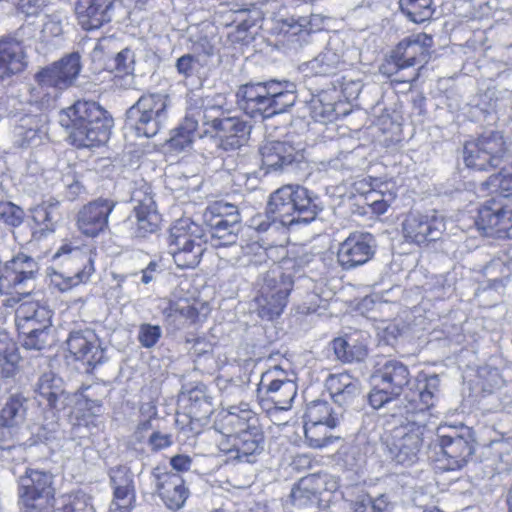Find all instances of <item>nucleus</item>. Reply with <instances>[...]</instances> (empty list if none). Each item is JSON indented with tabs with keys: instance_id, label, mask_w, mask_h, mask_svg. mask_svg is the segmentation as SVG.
I'll list each match as a JSON object with an SVG mask.
<instances>
[{
	"instance_id": "nucleus-1",
	"label": "nucleus",
	"mask_w": 512,
	"mask_h": 512,
	"mask_svg": "<svg viewBox=\"0 0 512 512\" xmlns=\"http://www.w3.org/2000/svg\"><path fill=\"white\" fill-rule=\"evenodd\" d=\"M439 386L438 375L419 374L409 387L397 414L404 421L391 431L385 442L391 460L402 465L416 461L430 418L429 410L438 398Z\"/></svg>"
},
{
	"instance_id": "nucleus-2",
	"label": "nucleus",
	"mask_w": 512,
	"mask_h": 512,
	"mask_svg": "<svg viewBox=\"0 0 512 512\" xmlns=\"http://www.w3.org/2000/svg\"><path fill=\"white\" fill-rule=\"evenodd\" d=\"M318 207L309 191L299 185H285L271 194L265 214H257L250 227L257 232H284L296 223L308 224L318 214Z\"/></svg>"
},
{
	"instance_id": "nucleus-3",
	"label": "nucleus",
	"mask_w": 512,
	"mask_h": 512,
	"mask_svg": "<svg viewBox=\"0 0 512 512\" xmlns=\"http://www.w3.org/2000/svg\"><path fill=\"white\" fill-rule=\"evenodd\" d=\"M59 123L78 148H91L108 141L112 118L94 101H77L59 115Z\"/></svg>"
},
{
	"instance_id": "nucleus-4",
	"label": "nucleus",
	"mask_w": 512,
	"mask_h": 512,
	"mask_svg": "<svg viewBox=\"0 0 512 512\" xmlns=\"http://www.w3.org/2000/svg\"><path fill=\"white\" fill-rule=\"evenodd\" d=\"M81 69L80 56L72 53L36 75L37 84L30 89L29 103L40 110L54 106L61 90L68 88Z\"/></svg>"
},
{
	"instance_id": "nucleus-5",
	"label": "nucleus",
	"mask_w": 512,
	"mask_h": 512,
	"mask_svg": "<svg viewBox=\"0 0 512 512\" xmlns=\"http://www.w3.org/2000/svg\"><path fill=\"white\" fill-rule=\"evenodd\" d=\"M170 99L164 93L143 94L126 113L127 125L140 137L155 136L168 118Z\"/></svg>"
},
{
	"instance_id": "nucleus-6",
	"label": "nucleus",
	"mask_w": 512,
	"mask_h": 512,
	"mask_svg": "<svg viewBox=\"0 0 512 512\" xmlns=\"http://www.w3.org/2000/svg\"><path fill=\"white\" fill-rule=\"evenodd\" d=\"M169 253L175 264L182 269L193 268L204 252L202 230L189 218H181L170 228Z\"/></svg>"
},
{
	"instance_id": "nucleus-7",
	"label": "nucleus",
	"mask_w": 512,
	"mask_h": 512,
	"mask_svg": "<svg viewBox=\"0 0 512 512\" xmlns=\"http://www.w3.org/2000/svg\"><path fill=\"white\" fill-rule=\"evenodd\" d=\"M203 219L210 228V245L216 249H233L238 240L240 230V214L237 206L216 201L207 206Z\"/></svg>"
},
{
	"instance_id": "nucleus-8",
	"label": "nucleus",
	"mask_w": 512,
	"mask_h": 512,
	"mask_svg": "<svg viewBox=\"0 0 512 512\" xmlns=\"http://www.w3.org/2000/svg\"><path fill=\"white\" fill-rule=\"evenodd\" d=\"M293 285L292 276L284 273L280 266L270 269L263 277L259 295L255 298L259 317L269 321L279 317L288 303Z\"/></svg>"
},
{
	"instance_id": "nucleus-9",
	"label": "nucleus",
	"mask_w": 512,
	"mask_h": 512,
	"mask_svg": "<svg viewBox=\"0 0 512 512\" xmlns=\"http://www.w3.org/2000/svg\"><path fill=\"white\" fill-rule=\"evenodd\" d=\"M436 435L443 453L445 470H459L472 458L475 440L472 430L460 423L458 425H440Z\"/></svg>"
},
{
	"instance_id": "nucleus-10",
	"label": "nucleus",
	"mask_w": 512,
	"mask_h": 512,
	"mask_svg": "<svg viewBox=\"0 0 512 512\" xmlns=\"http://www.w3.org/2000/svg\"><path fill=\"white\" fill-rule=\"evenodd\" d=\"M507 152L506 142L501 132H484L476 140L464 146V162L476 170H488L500 165Z\"/></svg>"
},
{
	"instance_id": "nucleus-11",
	"label": "nucleus",
	"mask_w": 512,
	"mask_h": 512,
	"mask_svg": "<svg viewBox=\"0 0 512 512\" xmlns=\"http://www.w3.org/2000/svg\"><path fill=\"white\" fill-rule=\"evenodd\" d=\"M38 272L37 262L30 256L19 253L0 266V294L23 295Z\"/></svg>"
},
{
	"instance_id": "nucleus-12",
	"label": "nucleus",
	"mask_w": 512,
	"mask_h": 512,
	"mask_svg": "<svg viewBox=\"0 0 512 512\" xmlns=\"http://www.w3.org/2000/svg\"><path fill=\"white\" fill-rule=\"evenodd\" d=\"M476 225L487 236L512 239V202L486 201L479 209Z\"/></svg>"
},
{
	"instance_id": "nucleus-13",
	"label": "nucleus",
	"mask_w": 512,
	"mask_h": 512,
	"mask_svg": "<svg viewBox=\"0 0 512 512\" xmlns=\"http://www.w3.org/2000/svg\"><path fill=\"white\" fill-rule=\"evenodd\" d=\"M150 188L147 187V190ZM132 200L136 203L133 212L125 220V227L135 237H145L157 230L160 215L157 212L156 204L148 191H134Z\"/></svg>"
},
{
	"instance_id": "nucleus-14",
	"label": "nucleus",
	"mask_w": 512,
	"mask_h": 512,
	"mask_svg": "<svg viewBox=\"0 0 512 512\" xmlns=\"http://www.w3.org/2000/svg\"><path fill=\"white\" fill-rule=\"evenodd\" d=\"M265 437L261 427L232 434L219 444L220 450L231 460L254 463L264 451Z\"/></svg>"
},
{
	"instance_id": "nucleus-15",
	"label": "nucleus",
	"mask_w": 512,
	"mask_h": 512,
	"mask_svg": "<svg viewBox=\"0 0 512 512\" xmlns=\"http://www.w3.org/2000/svg\"><path fill=\"white\" fill-rule=\"evenodd\" d=\"M445 228L443 217L436 212L430 214L412 212L402 223L404 239L417 245L438 240Z\"/></svg>"
},
{
	"instance_id": "nucleus-16",
	"label": "nucleus",
	"mask_w": 512,
	"mask_h": 512,
	"mask_svg": "<svg viewBox=\"0 0 512 512\" xmlns=\"http://www.w3.org/2000/svg\"><path fill=\"white\" fill-rule=\"evenodd\" d=\"M262 389L267 400L279 410H288L297 394V385L281 366H274L266 371L261 378Z\"/></svg>"
},
{
	"instance_id": "nucleus-17",
	"label": "nucleus",
	"mask_w": 512,
	"mask_h": 512,
	"mask_svg": "<svg viewBox=\"0 0 512 512\" xmlns=\"http://www.w3.org/2000/svg\"><path fill=\"white\" fill-rule=\"evenodd\" d=\"M18 297L11 296L3 301V305L13 307L20 302L15 311V321L18 330L33 327H50L52 311L45 303L32 298L28 292Z\"/></svg>"
},
{
	"instance_id": "nucleus-18",
	"label": "nucleus",
	"mask_w": 512,
	"mask_h": 512,
	"mask_svg": "<svg viewBox=\"0 0 512 512\" xmlns=\"http://www.w3.org/2000/svg\"><path fill=\"white\" fill-rule=\"evenodd\" d=\"M217 112L213 105H190L187 109L183 122L173 130L168 141L170 149L181 152L190 148L196 135L197 127L201 122L208 126L212 113Z\"/></svg>"
},
{
	"instance_id": "nucleus-19",
	"label": "nucleus",
	"mask_w": 512,
	"mask_h": 512,
	"mask_svg": "<svg viewBox=\"0 0 512 512\" xmlns=\"http://www.w3.org/2000/svg\"><path fill=\"white\" fill-rule=\"evenodd\" d=\"M375 239L367 232H353L342 243L337 251V261L346 270L367 263L375 253Z\"/></svg>"
},
{
	"instance_id": "nucleus-20",
	"label": "nucleus",
	"mask_w": 512,
	"mask_h": 512,
	"mask_svg": "<svg viewBox=\"0 0 512 512\" xmlns=\"http://www.w3.org/2000/svg\"><path fill=\"white\" fill-rule=\"evenodd\" d=\"M116 201L98 198L84 205L77 214V227L87 237H96L108 227V219Z\"/></svg>"
},
{
	"instance_id": "nucleus-21",
	"label": "nucleus",
	"mask_w": 512,
	"mask_h": 512,
	"mask_svg": "<svg viewBox=\"0 0 512 512\" xmlns=\"http://www.w3.org/2000/svg\"><path fill=\"white\" fill-rule=\"evenodd\" d=\"M432 43V37L425 33H417L404 38L391 55L397 70L426 63Z\"/></svg>"
},
{
	"instance_id": "nucleus-22",
	"label": "nucleus",
	"mask_w": 512,
	"mask_h": 512,
	"mask_svg": "<svg viewBox=\"0 0 512 512\" xmlns=\"http://www.w3.org/2000/svg\"><path fill=\"white\" fill-rule=\"evenodd\" d=\"M152 476L156 492L165 506L174 511L181 509L189 496L183 478L159 466L153 469Z\"/></svg>"
},
{
	"instance_id": "nucleus-23",
	"label": "nucleus",
	"mask_w": 512,
	"mask_h": 512,
	"mask_svg": "<svg viewBox=\"0 0 512 512\" xmlns=\"http://www.w3.org/2000/svg\"><path fill=\"white\" fill-rule=\"evenodd\" d=\"M67 349L74 360L86 366V371L95 368L104 361L105 354L94 332L73 331L67 341Z\"/></svg>"
},
{
	"instance_id": "nucleus-24",
	"label": "nucleus",
	"mask_w": 512,
	"mask_h": 512,
	"mask_svg": "<svg viewBox=\"0 0 512 512\" xmlns=\"http://www.w3.org/2000/svg\"><path fill=\"white\" fill-rule=\"evenodd\" d=\"M259 418L248 403L229 406L215 423V428L225 437L259 428Z\"/></svg>"
},
{
	"instance_id": "nucleus-25",
	"label": "nucleus",
	"mask_w": 512,
	"mask_h": 512,
	"mask_svg": "<svg viewBox=\"0 0 512 512\" xmlns=\"http://www.w3.org/2000/svg\"><path fill=\"white\" fill-rule=\"evenodd\" d=\"M66 254L69 255L72 260L80 262L83 267L78 269L73 275L66 276L62 273L56 272L51 276L52 284L62 292L67 291L80 283L87 282L94 272L91 257L78 247H72L68 244L62 245L55 253L54 257L58 258Z\"/></svg>"
},
{
	"instance_id": "nucleus-26",
	"label": "nucleus",
	"mask_w": 512,
	"mask_h": 512,
	"mask_svg": "<svg viewBox=\"0 0 512 512\" xmlns=\"http://www.w3.org/2000/svg\"><path fill=\"white\" fill-rule=\"evenodd\" d=\"M214 107L217 112L212 113L209 126L219 138L220 146L225 150L239 148L250 133V126L237 116L220 118V109Z\"/></svg>"
},
{
	"instance_id": "nucleus-27",
	"label": "nucleus",
	"mask_w": 512,
	"mask_h": 512,
	"mask_svg": "<svg viewBox=\"0 0 512 512\" xmlns=\"http://www.w3.org/2000/svg\"><path fill=\"white\" fill-rule=\"evenodd\" d=\"M236 97L239 108L248 116L260 119L268 118V82L241 85L238 88Z\"/></svg>"
},
{
	"instance_id": "nucleus-28",
	"label": "nucleus",
	"mask_w": 512,
	"mask_h": 512,
	"mask_svg": "<svg viewBox=\"0 0 512 512\" xmlns=\"http://www.w3.org/2000/svg\"><path fill=\"white\" fill-rule=\"evenodd\" d=\"M48 134V117L44 113L25 115L13 132L14 144L20 148L40 145Z\"/></svg>"
},
{
	"instance_id": "nucleus-29",
	"label": "nucleus",
	"mask_w": 512,
	"mask_h": 512,
	"mask_svg": "<svg viewBox=\"0 0 512 512\" xmlns=\"http://www.w3.org/2000/svg\"><path fill=\"white\" fill-rule=\"evenodd\" d=\"M114 0H77L75 13L85 30H94L112 19Z\"/></svg>"
},
{
	"instance_id": "nucleus-30",
	"label": "nucleus",
	"mask_w": 512,
	"mask_h": 512,
	"mask_svg": "<svg viewBox=\"0 0 512 512\" xmlns=\"http://www.w3.org/2000/svg\"><path fill=\"white\" fill-rule=\"evenodd\" d=\"M410 382L408 367L397 360H386L371 375V383L386 388L399 396L403 388Z\"/></svg>"
},
{
	"instance_id": "nucleus-31",
	"label": "nucleus",
	"mask_w": 512,
	"mask_h": 512,
	"mask_svg": "<svg viewBox=\"0 0 512 512\" xmlns=\"http://www.w3.org/2000/svg\"><path fill=\"white\" fill-rule=\"evenodd\" d=\"M262 165L270 170H282L302 157L299 150L285 141L268 140L260 147Z\"/></svg>"
},
{
	"instance_id": "nucleus-32",
	"label": "nucleus",
	"mask_w": 512,
	"mask_h": 512,
	"mask_svg": "<svg viewBox=\"0 0 512 512\" xmlns=\"http://www.w3.org/2000/svg\"><path fill=\"white\" fill-rule=\"evenodd\" d=\"M55 495L51 473L27 468L18 480V497Z\"/></svg>"
},
{
	"instance_id": "nucleus-33",
	"label": "nucleus",
	"mask_w": 512,
	"mask_h": 512,
	"mask_svg": "<svg viewBox=\"0 0 512 512\" xmlns=\"http://www.w3.org/2000/svg\"><path fill=\"white\" fill-rule=\"evenodd\" d=\"M332 346L337 359L344 363L359 362L367 356V346L359 332L334 339Z\"/></svg>"
},
{
	"instance_id": "nucleus-34",
	"label": "nucleus",
	"mask_w": 512,
	"mask_h": 512,
	"mask_svg": "<svg viewBox=\"0 0 512 512\" xmlns=\"http://www.w3.org/2000/svg\"><path fill=\"white\" fill-rule=\"evenodd\" d=\"M23 47L16 42L0 40V79L22 72L27 63Z\"/></svg>"
},
{
	"instance_id": "nucleus-35",
	"label": "nucleus",
	"mask_w": 512,
	"mask_h": 512,
	"mask_svg": "<svg viewBox=\"0 0 512 512\" xmlns=\"http://www.w3.org/2000/svg\"><path fill=\"white\" fill-rule=\"evenodd\" d=\"M326 387L333 400L339 405H343L359 394L360 382L350 374L343 372L329 375Z\"/></svg>"
},
{
	"instance_id": "nucleus-36",
	"label": "nucleus",
	"mask_w": 512,
	"mask_h": 512,
	"mask_svg": "<svg viewBox=\"0 0 512 512\" xmlns=\"http://www.w3.org/2000/svg\"><path fill=\"white\" fill-rule=\"evenodd\" d=\"M343 52L337 40H330L325 49L309 62L316 75H331L343 65Z\"/></svg>"
},
{
	"instance_id": "nucleus-37",
	"label": "nucleus",
	"mask_w": 512,
	"mask_h": 512,
	"mask_svg": "<svg viewBox=\"0 0 512 512\" xmlns=\"http://www.w3.org/2000/svg\"><path fill=\"white\" fill-rule=\"evenodd\" d=\"M269 100H268V118L285 112L294 105L296 95L294 85L290 82H268Z\"/></svg>"
},
{
	"instance_id": "nucleus-38",
	"label": "nucleus",
	"mask_w": 512,
	"mask_h": 512,
	"mask_svg": "<svg viewBox=\"0 0 512 512\" xmlns=\"http://www.w3.org/2000/svg\"><path fill=\"white\" fill-rule=\"evenodd\" d=\"M35 391L39 397L47 401L48 406L51 408L60 409V405H64L67 399L62 379L51 371L41 375L36 384Z\"/></svg>"
},
{
	"instance_id": "nucleus-39",
	"label": "nucleus",
	"mask_w": 512,
	"mask_h": 512,
	"mask_svg": "<svg viewBox=\"0 0 512 512\" xmlns=\"http://www.w3.org/2000/svg\"><path fill=\"white\" fill-rule=\"evenodd\" d=\"M32 219L43 230L53 232L61 220L60 202L50 197L31 209Z\"/></svg>"
},
{
	"instance_id": "nucleus-40",
	"label": "nucleus",
	"mask_w": 512,
	"mask_h": 512,
	"mask_svg": "<svg viewBox=\"0 0 512 512\" xmlns=\"http://www.w3.org/2000/svg\"><path fill=\"white\" fill-rule=\"evenodd\" d=\"M20 355L18 347L8 332L0 331V375L9 378L15 375Z\"/></svg>"
},
{
	"instance_id": "nucleus-41",
	"label": "nucleus",
	"mask_w": 512,
	"mask_h": 512,
	"mask_svg": "<svg viewBox=\"0 0 512 512\" xmlns=\"http://www.w3.org/2000/svg\"><path fill=\"white\" fill-rule=\"evenodd\" d=\"M27 399L19 393L12 394L6 401L1 410L0 422L3 427H0V434L4 433L5 428L15 427L22 424L26 417V404Z\"/></svg>"
},
{
	"instance_id": "nucleus-42",
	"label": "nucleus",
	"mask_w": 512,
	"mask_h": 512,
	"mask_svg": "<svg viewBox=\"0 0 512 512\" xmlns=\"http://www.w3.org/2000/svg\"><path fill=\"white\" fill-rule=\"evenodd\" d=\"M163 315L166 323L176 330L194 323L198 318L196 308L186 301L169 303L163 309Z\"/></svg>"
},
{
	"instance_id": "nucleus-43",
	"label": "nucleus",
	"mask_w": 512,
	"mask_h": 512,
	"mask_svg": "<svg viewBox=\"0 0 512 512\" xmlns=\"http://www.w3.org/2000/svg\"><path fill=\"white\" fill-rule=\"evenodd\" d=\"M337 426L327 422H304V435L307 445L314 449L327 447L333 441L339 439V436L333 435V430Z\"/></svg>"
},
{
	"instance_id": "nucleus-44",
	"label": "nucleus",
	"mask_w": 512,
	"mask_h": 512,
	"mask_svg": "<svg viewBox=\"0 0 512 512\" xmlns=\"http://www.w3.org/2000/svg\"><path fill=\"white\" fill-rule=\"evenodd\" d=\"M42 21L40 40L48 43L63 36L65 26L68 24V16L65 11L56 10L45 13Z\"/></svg>"
},
{
	"instance_id": "nucleus-45",
	"label": "nucleus",
	"mask_w": 512,
	"mask_h": 512,
	"mask_svg": "<svg viewBox=\"0 0 512 512\" xmlns=\"http://www.w3.org/2000/svg\"><path fill=\"white\" fill-rule=\"evenodd\" d=\"M401 12L412 22L422 23L434 13L433 0H399Z\"/></svg>"
},
{
	"instance_id": "nucleus-46",
	"label": "nucleus",
	"mask_w": 512,
	"mask_h": 512,
	"mask_svg": "<svg viewBox=\"0 0 512 512\" xmlns=\"http://www.w3.org/2000/svg\"><path fill=\"white\" fill-rule=\"evenodd\" d=\"M304 417V422L309 423L327 422L332 425H339L340 423L338 413L333 410L328 402L322 400H316L309 403Z\"/></svg>"
},
{
	"instance_id": "nucleus-47",
	"label": "nucleus",
	"mask_w": 512,
	"mask_h": 512,
	"mask_svg": "<svg viewBox=\"0 0 512 512\" xmlns=\"http://www.w3.org/2000/svg\"><path fill=\"white\" fill-rule=\"evenodd\" d=\"M272 247L269 248V250ZM268 253V248L262 247L257 241L247 243L246 245L238 244L233 246L231 251H219L218 256L230 264H237L243 258L250 257L251 255L262 258V255Z\"/></svg>"
},
{
	"instance_id": "nucleus-48",
	"label": "nucleus",
	"mask_w": 512,
	"mask_h": 512,
	"mask_svg": "<svg viewBox=\"0 0 512 512\" xmlns=\"http://www.w3.org/2000/svg\"><path fill=\"white\" fill-rule=\"evenodd\" d=\"M54 512H95V509L90 498L86 494L78 492L61 496Z\"/></svg>"
},
{
	"instance_id": "nucleus-49",
	"label": "nucleus",
	"mask_w": 512,
	"mask_h": 512,
	"mask_svg": "<svg viewBox=\"0 0 512 512\" xmlns=\"http://www.w3.org/2000/svg\"><path fill=\"white\" fill-rule=\"evenodd\" d=\"M21 512H54L58 506L55 495L19 497Z\"/></svg>"
},
{
	"instance_id": "nucleus-50",
	"label": "nucleus",
	"mask_w": 512,
	"mask_h": 512,
	"mask_svg": "<svg viewBox=\"0 0 512 512\" xmlns=\"http://www.w3.org/2000/svg\"><path fill=\"white\" fill-rule=\"evenodd\" d=\"M338 486V481L334 476L328 473H317L303 477L300 488L304 491L314 489L322 494L324 491L334 492Z\"/></svg>"
},
{
	"instance_id": "nucleus-51",
	"label": "nucleus",
	"mask_w": 512,
	"mask_h": 512,
	"mask_svg": "<svg viewBox=\"0 0 512 512\" xmlns=\"http://www.w3.org/2000/svg\"><path fill=\"white\" fill-rule=\"evenodd\" d=\"M49 327H33L30 329H20V334L24 335L23 346L29 350H41L47 344Z\"/></svg>"
},
{
	"instance_id": "nucleus-52",
	"label": "nucleus",
	"mask_w": 512,
	"mask_h": 512,
	"mask_svg": "<svg viewBox=\"0 0 512 512\" xmlns=\"http://www.w3.org/2000/svg\"><path fill=\"white\" fill-rule=\"evenodd\" d=\"M111 512H128L135 500V488H113Z\"/></svg>"
},
{
	"instance_id": "nucleus-53",
	"label": "nucleus",
	"mask_w": 512,
	"mask_h": 512,
	"mask_svg": "<svg viewBox=\"0 0 512 512\" xmlns=\"http://www.w3.org/2000/svg\"><path fill=\"white\" fill-rule=\"evenodd\" d=\"M301 484L302 478L291 491V499L293 504L297 507H306L318 504L319 496L321 495L320 491H314V489L304 491L300 488Z\"/></svg>"
},
{
	"instance_id": "nucleus-54",
	"label": "nucleus",
	"mask_w": 512,
	"mask_h": 512,
	"mask_svg": "<svg viewBox=\"0 0 512 512\" xmlns=\"http://www.w3.org/2000/svg\"><path fill=\"white\" fill-rule=\"evenodd\" d=\"M354 512H391V509L387 497L380 495L374 500L367 497L357 501Z\"/></svg>"
},
{
	"instance_id": "nucleus-55",
	"label": "nucleus",
	"mask_w": 512,
	"mask_h": 512,
	"mask_svg": "<svg viewBox=\"0 0 512 512\" xmlns=\"http://www.w3.org/2000/svg\"><path fill=\"white\" fill-rule=\"evenodd\" d=\"M162 336V330L158 325L143 323L139 326L138 341L144 348L154 347Z\"/></svg>"
},
{
	"instance_id": "nucleus-56",
	"label": "nucleus",
	"mask_w": 512,
	"mask_h": 512,
	"mask_svg": "<svg viewBox=\"0 0 512 512\" xmlns=\"http://www.w3.org/2000/svg\"><path fill=\"white\" fill-rule=\"evenodd\" d=\"M112 488H134L133 473L127 466L119 465L109 471Z\"/></svg>"
},
{
	"instance_id": "nucleus-57",
	"label": "nucleus",
	"mask_w": 512,
	"mask_h": 512,
	"mask_svg": "<svg viewBox=\"0 0 512 512\" xmlns=\"http://www.w3.org/2000/svg\"><path fill=\"white\" fill-rule=\"evenodd\" d=\"M1 222L17 227L23 222V210L11 202H0Z\"/></svg>"
},
{
	"instance_id": "nucleus-58",
	"label": "nucleus",
	"mask_w": 512,
	"mask_h": 512,
	"mask_svg": "<svg viewBox=\"0 0 512 512\" xmlns=\"http://www.w3.org/2000/svg\"><path fill=\"white\" fill-rule=\"evenodd\" d=\"M371 384L372 389L368 395V402L374 409H380L398 397L390 390L378 386L377 383Z\"/></svg>"
},
{
	"instance_id": "nucleus-59",
	"label": "nucleus",
	"mask_w": 512,
	"mask_h": 512,
	"mask_svg": "<svg viewBox=\"0 0 512 512\" xmlns=\"http://www.w3.org/2000/svg\"><path fill=\"white\" fill-rule=\"evenodd\" d=\"M13 4L19 13L27 17L38 16L40 13L45 12L49 1L48 0H13Z\"/></svg>"
},
{
	"instance_id": "nucleus-60",
	"label": "nucleus",
	"mask_w": 512,
	"mask_h": 512,
	"mask_svg": "<svg viewBox=\"0 0 512 512\" xmlns=\"http://www.w3.org/2000/svg\"><path fill=\"white\" fill-rule=\"evenodd\" d=\"M478 377L483 381V390L488 392H491L494 388L499 387L503 381L499 370L489 366L481 367L478 370Z\"/></svg>"
},
{
	"instance_id": "nucleus-61",
	"label": "nucleus",
	"mask_w": 512,
	"mask_h": 512,
	"mask_svg": "<svg viewBox=\"0 0 512 512\" xmlns=\"http://www.w3.org/2000/svg\"><path fill=\"white\" fill-rule=\"evenodd\" d=\"M487 185L503 192L512 191V165L502 169L498 174L490 176Z\"/></svg>"
},
{
	"instance_id": "nucleus-62",
	"label": "nucleus",
	"mask_w": 512,
	"mask_h": 512,
	"mask_svg": "<svg viewBox=\"0 0 512 512\" xmlns=\"http://www.w3.org/2000/svg\"><path fill=\"white\" fill-rule=\"evenodd\" d=\"M114 61L119 73L130 74L134 69L135 55L130 48H125L117 53Z\"/></svg>"
},
{
	"instance_id": "nucleus-63",
	"label": "nucleus",
	"mask_w": 512,
	"mask_h": 512,
	"mask_svg": "<svg viewBox=\"0 0 512 512\" xmlns=\"http://www.w3.org/2000/svg\"><path fill=\"white\" fill-rule=\"evenodd\" d=\"M342 461L346 468L354 470L364 462V455L356 446H349L342 450Z\"/></svg>"
},
{
	"instance_id": "nucleus-64",
	"label": "nucleus",
	"mask_w": 512,
	"mask_h": 512,
	"mask_svg": "<svg viewBox=\"0 0 512 512\" xmlns=\"http://www.w3.org/2000/svg\"><path fill=\"white\" fill-rule=\"evenodd\" d=\"M285 33L290 36H307L310 33L309 21L304 17L291 18L286 21Z\"/></svg>"
}]
</instances>
